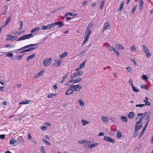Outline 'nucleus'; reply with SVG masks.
Returning <instances> with one entry per match:
<instances>
[{
  "mask_svg": "<svg viewBox=\"0 0 153 153\" xmlns=\"http://www.w3.org/2000/svg\"><path fill=\"white\" fill-rule=\"evenodd\" d=\"M145 130V129H143L142 131L141 132L140 134V135L139 137V139H140L141 137L142 136V135L143 134V133Z\"/></svg>",
  "mask_w": 153,
  "mask_h": 153,
  "instance_id": "obj_56",
  "label": "nucleus"
},
{
  "mask_svg": "<svg viewBox=\"0 0 153 153\" xmlns=\"http://www.w3.org/2000/svg\"><path fill=\"white\" fill-rule=\"evenodd\" d=\"M148 77L146 76V75H143L142 76V79L146 81L148 79Z\"/></svg>",
  "mask_w": 153,
  "mask_h": 153,
  "instance_id": "obj_44",
  "label": "nucleus"
},
{
  "mask_svg": "<svg viewBox=\"0 0 153 153\" xmlns=\"http://www.w3.org/2000/svg\"><path fill=\"white\" fill-rule=\"evenodd\" d=\"M11 16H10L9 17V18L7 19L6 20L5 23V24H4V27H6L8 23L10 22V21L11 20Z\"/></svg>",
  "mask_w": 153,
  "mask_h": 153,
  "instance_id": "obj_25",
  "label": "nucleus"
},
{
  "mask_svg": "<svg viewBox=\"0 0 153 153\" xmlns=\"http://www.w3.org/2000/svg\"><path fill=\"white\" fill-rule=\"evenodd\" d=\"M79 104L81 106H83L85 104L83 101L81 99H79Z\"/></svg>",
  "mask_w": 153,
  "mask_h": 153,
  "instance_id": "obj_43",
  "label": "nucleus"
},
{
  "mask_svg": "<svg viewBox=\"0 0 153 153\" xmlns=\"http://www.w3.org/2000/svg\"><path fill=\"white\" fill-rule=\"evenodd\" d=\"M68 54V53L66 52H65L63 53L62 54H60L59 56L61 57V59H59V60H61L62 58H63L65 57Z\"/></svg>",
  "mask_w": 153,
  "mask_h": 153,
  "instance_id": "obj_22",
  "label": "nucleus"
},
{
  "mask_svg": "<svg viewBox=\"0 0 153 153\" xmlns=\"http://www.w3.org/2000/svg\"><path fill=\"white\" fill-rule=\"evenodd\" d=\"M44 72V71H41L38 74H39V75L41 76L43 74Z\"/></svg>",
  "mask_w": 153,
  "mask_h": 153,
  "instance_id": "obj_63",
  "label": "nucleus"
},
{
  "mask_svg": "<svg viewBox=\"0 0 153 153\" xmlns=\"http://www.w3.org/2000/svg\"><path fill=\"white\" fill-rule=\"evenodd\" d=\"M115 47L118 49H121L123 50L124 49V47L121 45L120 44H116L115 45Z\"/></svg>",
  "mask_w": 153,
  "mask_h": 153,
  "instance_id": "obj_17",
  "label": "nucleus"
},
{
  "mask_svg": "<svg viewBox=\"0 0 153 153\" xmlns=\"http://www.w3.org/2000/svg\"><path fill=\"white\" fill-rule=\"evenodd\" d=\"M144 106V104H137L136 105V106L137 107H142Z\"/></svg>",
  "mask_w": 153,
  "mask_h": 153,
  "instance_id": "obj_55",
  "label": "nucleus"
},
{
  "mask_svg": "<svg viewBox=\"0 0 153 153\" xmlns=\"http://www.w3.org/2000/svg\"><path fill=\"white\" fill-rule=\"evenodd\" d=\"M33 34L31 33L28 34L24 35L20 38H19L18 39L17 41H20L27 39H29L33 37Z\"/></svg>",
  "mask_w": 153,
  "mask_h": 153,
  "instance_id": "obj_2",
  "label": "nucleus"
},
{
  "mask_svg": "<svg viewBox=\"0 0 153 153\" xmlns=\"http://www.w3.org/2000/svg\"><path fill=\"white\" fill-rule=\"evenodd\" d=\"M102 120L105 123H107L108 121V118L106 116H103L102 117Z\"/></svg>",
  "mask_w": 153,
  "mask_h": 153,
  "instance_id": "obj_19",
  "label": "nucleus"
},
{
  "mask_svg": "<svg viewBox=\"0 0 153 153\" xmlns=\"http://www.w3.org/2000/svg\"><path fill=\"white\" fill-rule=\"evenodd\" d=\"M142 47L145 54H146V53H147V52H149V49L146 46L143 45Z\"/></svg>",
  "mask_w": 153,
  "mask_h": 153,
  "instance_id": "obj_16",
  "label": "nucleus"
},
{
  "mask_svg": "<svg viewBox=\"0 0 153 153\" xmlns=\"http://www.w3.org/2000/svg\"><path fill=\"white\" fill-rule=\"evenodd\" d=\"M14 138H13V139H12L10 140V144H13L16 142L17 140H14Z\"/></svg>",
  "mask_w": 153,
  "mask_h": 153,
  "instance_id": "obj_37",
  "label": "nucleus"
},
{
  "mask_svg": "<svg viewBox=\"0 0 153 153\" xmlns=\"http://www.w3.org/2000/svg\"><path fill=\"white\" fill-rule=\"evenodd\" d=\"M143 119V117H140L139 121H137L136 123L135 128V131L133 135V137L134 138L136 137L138 134V132H137V131L141 128L143 126V124L142 123V121Z\"/></svg>",
  "mask_w": 153,
  "mask_h": 153,
  "instance_id": "obj_1",
  "label": "nucleus"
},
{
  "mask_svg": "<svg viewBox=\"0 0 153 153\" xmlns=\"http://www.w3.org/2000/svg\"><path fill=\"white\" fill-rule=\"evenodd\" d=\"M17 140L19 142V143L21 144L22 145L25 146L26 143L24 139L22 138V136H19L17 138Z\"/></svg>",
  "mask_w": 153,
  "mask_h": 153,
  "instance_id": "obj_5",
  "label": "nucleus"
},
{
  "mask_svg": "<svg viewBox=\"0 0 153 153\" xmlns=\"http://www.w3.org/2000/svg\"><path fill=\"white\" fill-rule=\"evenodd\" d=\"M81 122L83 126H85L89 123V122L85 120H81Z\"/></svg>",
  "mask_w": 153,
  "mask_h": 153,
  "instance_id": "obj_30",
  "label": "nucleus"
},
{
  "mask_svg": "<svg viewBox=\"0 0 153 153\" xmlns=\"http://www.w3.org/2000/svg\"><path fill=\"white\" fill-rule=\"evenodd\" d=\"M134 115V113L133 112H131L128 115V117L129 119H132Z\"/></svg>",
  "mask_w": 153,
  "mask_h": 153,
  "instance_id": "obj_23",
  "label": "nucleus"
},
{
  "mask_svg": "<svg viewBox=\"0 0 153 153\" xmlns=\"http://www.w3.org/2000/svg\"><path fill=\"white\" fill-rule=\"evenodd\" d=\"M105 0H104L102 1L101 3L100 8V9H102L103 8L105 4Z\"/></svg>",
  "mask_w": 153,
  "mask_h": 153,
  "instance_id": "obj_33",
  "label": "nucleus"
},
{
  "mask_svg": "<svg viewBox=\"0 0 153 153\" xmlns=\"http://www.w3.org/2000/svg\"><path fill=\"white\" fill-rule=\"evenodd\" d=\"M112 50L114 51L116 55L117 56H119L120 55V53H119L118 51L117 50H116L115 48H113V50Z\"/></svg>",
  "mask_w": 153,
  "mask_h": 153,
  "instance_id": "obj_45",
  "label": "nucleus"
},
{
  "mask_svg": "<svg viewBox=\"0 0 153 153\" xmlns=\"http://www.w3.org/2000/svg\"><path fill=\"white\" fill-rule=\"evenodd\" d=\"M144 4V1L143 0H140V4L139 5V9L141 10L142 9Z\"/></svg>",
  "mask_w": 153,
  "mask_h": 153,
  "instance_id": "obj_15",
  "label": "nucleus"
},
{
  "mask_svg": "<svg viewBox=\"0 0 153 153\" xmlns=\"http://www.w3.org/2000/svg\"><path fill=\"white\" fill-rule=\"evenodd\" d=\"M141 87L142 88L144 89H146L147 88V86L146 85H143L141 86Z\"/></svg>",
  "mask_w": 153,
  "mask_h": 153,
  "instance_id": "obj_64",
  "label": "nucleus"
},
{
  "mask_svg": "<svg viewBox=\"0 0 153 153\" xmlns=\"http://www.w3.org/2000/svg\"><path fill=\"white\" fill-rule=\"evenodd\" d=\"M110 25L109 24L108 22H106L104 25L103 29L102 31V32L106 30H108L110 29Z\"/></svg>",
  "mask_w": 153,
  "mask_h": 153,
  "instance_id": "obj_6",
  "label": "nucleus"
},
{
  "mask_svg": "<svg viewBox=\"0 0 153 153\" xmlns=\"http://www.w3.org/2000/svg\"><path fill=\"white\" fill-rule=\"evenodd\" d=\"M40 149L41 153H45V149L44 146H41L40 148Z\"/></svg>",
  "mask_w": 153,
  "mask_h": 153,
  "instance_id": "obj_46",
  "label": "nucleus"
},
{
  "mask_svg": "<svg viewBox=\"0 0 153 153\" xmlns=\"http://www.w3.org/2000/svg\"><path fill=\"white\" fill-rule=\"evenodd\" d=\"M42 140L43 141L45 142L47 145L49 146L51 145L50 143L48 142L45 139H43Z\"/></svg>",
  "mask_w": 153,
  "mask_h": 153,
  "instance_id": "obj_47",
  "label": "nucleus"
},
{
  "mask_svg": "<svg viewBox=\"0 0 153 153\" xmlns=\"http://www.w3.org/2000/svg\"><path fill=\"white\" fill-rule=\"evenodd\" d=\"M149 99V98L148 97H145V100L143 101L145 103V104H144V106L146 105H148L149 106H150V103L148 101V100Z\"/></svg>",
  "mask_w": 153,
  "mask_h": 153,
  "instance_id": "obj_14",
  "label": "nucleus"
},
{
  "mask_svg": "<svg viewBox=\"0 0 153 153\" xmlns=\"http://www.w3.org/2000/svg\"><path fill=\"white\" fill-rule=\"evenodd\" d=\"M4 47H6L7 48H11V46L10 44H8L4 46Z\"/></svg>",
  "mask_w": 153,
  "mask_h": 153,
  "instance_id": "obj_60",
  "label": "nucleus"
},
{
  "mask_svg": "<svg viewBox=\"0 0 153 153\" xmlns=\"http://www.w3.org/2000/svg\"><path fill=\"white\" fill-rule=\"evenodd\" d=\"M82 88V86L79 84H78L76 85H70L71 89H74V91H79Z\"/></svg>",
  "mask_w": 153,
  "mask_h": 153,
  "instance_id": "obj_3",
  "label": "nucleus"
},
{
  "mask_svg": "<svg viewBox=\"0 0 153 153\" xmlns=\"http://www.w3.org/2000/svg\"><path fill=\"white\" fill-rule=\"evenodd\" d=\"M5 136L4 134L0 135V139H4L5 138Z\"/></svg>",
  "mask_w": 153,
  "mask_h": 153,
  "instance_id": "obj_57",
  "label": "nucleus"
},
{
  "mask_svg": "<svg viewBox=\"0 0 153 153\" xmlns=\"http://www.w3.org/2000/svg\"><path fill=\"white\" fill-rule=\"evenodd\" d=\"M75 74L76 76H77L79 75H82L83 74V72L82 71H81L76 73Z\"/></svg>",
  "mask_w": 153,
  "mask_h": 153,
  "instance_id": "obj_36",
  "label": "nucleus"
},
{
  "mask_svg": "<svg viewBox=\"0 0 153 153\" xmlns=\"http://www.w3.org/2000/svg\"><path fill=\"white\" fill-rule=\"evenodd\" d=\"M147 119L148 120L146 122V123L145 124V127H144V128H143V129H145V130L146 129V128L148 126V124L149 122V117L148 116H147Z\"/></svg>",
  "mask_w": 153,
  "mask_h": 153,
  "instance_id": "obj_31",
  "label": "nucleus"
},
{
  "mask_svg": "<svg viewBox=\"0 0 153 153\" xmlns=\"http://www.w3.org/2000/svg\"><path fill=\"white\" fill-rule=\"evenodd\" d=\"M55 61L56 62V63L55 65L57 67L59 66L62 63V62L61 61H58L57 60H55Z\"/></svg>",
  "mask_w": 153,
  "mask_h": 153,
  "instance_id": "obj_29",
  "label": "nucleus"
},
{
  "mask_svg": "<svg viewBox=\"0 0 153 153\" xmlns=\"http://www.w3.org/2000/svg\"><path fill=\"white\" fill-rule=\"evenodd\" d=\"M38 44H31L28 45H26L24 47H23L22 48H20L19 49H17V50H21L22 49H24L25 48L30 47H31L32 46H33L37 45H38Z\"/></svg>",
  "mask_w": 153,
  "mask_h": 153,
  "instance_id": "obj_11",
  "label": "nucleus"
},
{
  "mask_svg": "<svg viewBox=\"0 0 153 153\" xmlns=\"http://www.w3.org/2000/svg\"><path fill=\"white\" fill-rule=\"evenodd\" d=\"M133 91L136 92H138L139 91V90L137 89L136 87H134L133 85L132 86Z\"/></svg>",
  "mask_w": 153,
  "mask_h": 153,
  "instance_id": "obj_50",
  "label": "nucleus"
},
{
  "mask_svg": "<svg viewBox=\"0 0 153 153\" xmlns=\"http://www.w3.org/2000/svg\"><path fill=\"white\" fill-rule=\"evenodd\" d=\"M99 145V144L97 143H96L92 144L91 145L88 146V147L89 148H92L95 147Z\"/></svg>",
  "mask_w": 153,
  "mask_h": 153,
  "instance_id": "obj_28",
  "label": "nucleus"
},
{
  "mask_svg": "<svg viewBox=\"0 0 153 153\" xmlns=\"http://www.w3.org/2000/svg\"><path fill=\"white\" fill-rule=\"evenodd\" d=\"M117 137L119 138H120L122 136V134L121 132L119 131L118 130L117 131Z\"/></svg>",
  "mask_w": 153,
  "mask_h": 153,
  "instance_id": "obj_34",
  "label": "nucleus"
},
{
  "mask_svg": "<svg viewBox=\"0 0 153 153\" xmlns=\"http://www.w3.org/2000/svg\"><path fill=\"white\" fill-rule=\"evenodd\" d=\"M129 82L130 83L132 86L133 85V81L131 79H129Z\"/></svg>",
  "mask_w": 153,
  "mask_h": 153,
  "instance_id": "obj_62",
  "label": "nucleus"
},
{
  "mask_svg": "<svg viewBox=\"0 0 153 153\" xmlns=\"http://www.w3.org/2000/svg\"><path fill=\"white\" fill-rule=\"evenodd\" d=\"M117 130L116 129V126H113L111 127V130L109 133L111 135H113L115 134V131L117 132Z\"/></svg>",
  "mask_w": 153,
  "mask_h": 153,
  "instance_id": "obj_8",
  "label": "nucleus"
},
{
  "mask_svg": "<svg viewBox=\"0 0 153 153\" xmlns=\"http://www.w3.org/2000/svg\"><path fill=\"white\" fill-rule=\"evenodd\" d=\"M52 59L51 58L47 59L43 62V64L45 67H47L50 65L52 62Z\"/></svg>",
  "mask_w": 153,
  "mask_h": 153,
  "instance_id": "obj_4",
  "label": "nucleus"
},
{
  "mask_svg": "<svg viewBox=\"0 0 153 153\" xmlns=\"http://www.w3.org/2000/svg\"><path fill=\"white\" fill-rule=\"evenodd\" d=\"M13 56V55L11 53H8L6 55V56L7 57H12Z\"/></svg>",
  "mask_w": 153,
  "mask_h": 153,
  "instance_id": "obj_54",
  "label": "nucleus"
},
{
  "mask_svg": "<svg viewBox=\"0 0 153 153\" xmlns=\"http://www.w3.org/2000/svg\"><path fill=\"white\" fill-rule=\"evenodd\" d=\"M81 80H82V79L81 78H78L77 79H76L74 80V81L73 82V83L75 84L76 83L78 82H79L81 81Z\"/></svg>",
  "mask_w": 153,
  "mask_h": 153,
  "instance_id": "obj_40",
  "label": "nucleus"
},
{
  "mask_svg": "<svg viewBox=\"0 0 153 153\" xmlns=\"http://www.w3.org/2000/svg\"><path fill=\"white\" fill-rule=\"evenodd\" d=\"M147 112H145L144 114H142V113L137 114V115L138 117L142 116V117H143V118L147 115Z\"/></svg>",
  "mask_w": 153,
  "mask_h": 153,
  "instance_id": "obj_24",
  "label": "nucleus"
},
{
  "mask_svg": "<svg viewBox=\"0 0 153 153\" xmlns=\"http://www.w3.org/2000/svg\"><path fill=\"white\" fill-rule=\"evenodd\" d=\"M104 46H105L106 48L109 50L110 51H112L113 50V48H114V47H112L110 45L107 43H105L104 44Z\"/></svg>",
  "mask_w": 153,
  "mask_h": 153,
  "instance_id": "obj_13",
  "label": "nucleus"
},
{
  "mask_svg": "<svg viewBox=\"0 0 153 153\" xmlns=\"http://www.w3.org/2000/svg\"><path fill=\"white\" fill-rule=\"evenodd\" d=\"M146 56L148 58L150 57L151 56V54L149 52H147V53L145 54Z\"/></svg>",
  "mask_w": 153,
  "mask_h": 153,
  "instance_id": "obj_61",
  "label": "nucleus"
},
{
  "mask_svg": "<svg viewBox=\"0 0 153 153\" xmlns=\"http://www.w3.org/2000/svg\"><path fill=\"white\" fill-rule=\"evenodd\" d=\"M78 143L79 144H83V143H87L88 142H87V140H80V141H78Z\"/></svg>",
  "mask_w": 153,
  "mask_h": 153,
  "instance_id": "obj_42",
  "label": "nucleus"
},
{
  "mask_svg": "<svg viewBox=\"0 0 153 153\" xmlns=\"http://www.w3.org/2000/svg\"><path fill=\"white\" fill-rule=\"evenodd\" d=\"M68 74V73H67V74L65 75V76H64L62 78V79L63 80L61 82H60L61 83H63L64 81L65 80V79H66L68 77V75H67Z\"/></svg>",
  "mask_w": 153,
  "mask_h": 153,
  "instance_id": "obj_49",
  "label": "nucleus"
},
{
  "mask_svg": "<svg viewBox=\"0 0 153 153\" xmlns=\"http://www.w3.org/2000/svg\"><path fill=\"white\" fill-rule=\"evenodd\" d=\"M20 27L19 28V30H22L23 28V22L22 21L20 22Z\"/></svg>",
  "mask_w": 153,
  "mask_h": 153,
  "instance_id": "obj_51",
  "label": "nucleus"
},
{
  "mask_svg": "<svg viewBox=\"0 0 153 153\" xmlns=\"http://www.w3.org/2000/svg\"><path fill=\"white\" fill-rule=\"evenodd\" d=\"M120 119L123 122H126L128 120L127 117L125 116H122L120 117Z\"/></svg>",
  "mask_w": 153,
  "mask_h": 153,
  "instance_id": "obj_27",
  "label": "nucleus"
},
{
  "mask_svg": "<svg viewBox=\"0 0 153 153\" xmlns=\"http://www.w3.org/2000/svg\"><path fill=\"white\" fill-rule=\"evenodd\" d=\"M91 32L85 31V35L84 37V39L88 41L90 35L91 34Z\"/></svg>",
  "mask_w": 153,
  "mask_h": 153,
  "instance_id": "obj_10",
  "label": "nucleus"
},
{
  "mask_svg": "<svg viewBox=\"0 0 153 153\" xmlns=\"http://www.w3.org/2000/svg\"><path fill=\"white\" fill-rule=\"evenodd\" d=\"M7 9V7L6 5H4L2 9V11H1L2 15L6 14L5 11Z\"/></svg>",
  "mask_w": 153,
  "mask_h": 153,
  "instance_id": "obj_18",
  "label": "nucleus"
},
{
  "mask_svg": "<svg viewBox=\"0 0 153 153\" xmlns=\"http://www.w3.org/2000/svg\"><path fill=\"white\" fill-rule=\"evenodd\" d=\"M130 49L132 52H135L136 50V48L134 46H133L131 47Z\"/></svg>",
  "mask_w": 153,
  "mask_h": 153,
  "instance_id": "obj_48",
  "label": "nucleus"
},
{
  "mask_svg": "<svg viewBox=\"0 0 153 153\" xmlns=\"http://www.w3.org/2000/svg\"><path fill=\"white\" fill-rule=\"evenodd\" d=\"M91 27H89V26H88L87 27V30L85 31L91 32Z\"/></svg>",
  "mask_w": 153,
  "mask_h": 153,
  "instance_id": "obj_59",
  "label": "nucleus"
},
{
  "mask_svg": "<svg viewBox=\"0 0 153 153\" xmlns=\"http://www.w3.org/2000/svg\"><path fill=\"white\" fill-rule=\"evenodd\" d=\"M7 36L8 38L6 39V40H10L13 41L16 39L17 38L16 36H13L10 34L7 35Z\"/></svg>",
  "mask_w": 153,
  "mask_h": 153,
  "instance_id": "obj_9",
  "label": "nucleus"
},
{
  "mask_svg": "<svg viewBox=\"0 0 153 153\" xmlns=\"http://www.w3.org/2000/svg\"><path fill=\"white\" fill-rule=\"evenodd\" d=\"M56 94L53 93H49L48 94V98H51L53 96H56Z\"/></svg>",
  "mask_w": 153,
  "mask_h": 153,
  "instance_id": "obj_38",
  "label": "nucleus"
},
{
  "mask_svg": "<svg viewBox=\"0 0 153 153\" xmlns=\"http://www.w3.org/2000/svg\"><path fill=\"white\" fill-rule=\"evenodd\" d=\"M35 56V55L34 54H33L32 55L29 56L27 58V61H29L30 59L33 58Z\"/></svg>",
  "mask_w": 153,
  "mask_h": 153,
  "instance_id": "obj_32",
  "label": "nucleus"
},
{
  "mask_svg": "<svg viewBox=\"0 0 153 153\" xmlns=\"http://www.w3.org/2000/svg\"><path fill=\"white\" fill-rule=\"evenodd\" d=\"M74 90L71 89H68L67 90L65 93V94L69 95L73 93Z\"/></svg>",
  "mask_w": 153,
  "mask_h": 153,
  "instance_id": "obj_21",
  "label": "nucleus"
},
{
  "mask_svg": "<svg viewBox=\"0 0 153 153\" xmlns=\"http://www.w3.org/2000/svg\"><path fill=\"white\" fill-rule=\"evenodd\" d=\"M124 4V2L123 1H122L120 4L119 7L117 9L118 11H121L123 9Z\"/></svg>",
  "mask_w": 153,
  "mask_h": 153,
  "instance_id": "obj_20",
  "label": "nucleus"
},
{
  "mask_svg": "<svg viewBox=\"0 0 153 153\" xmlns=\"http://www.w3.org/2000/svg\"><path fill=\"white\" fill-rule=\"evenodd\" d=\"M28 138L29 140L31 139L32 137L30 133H29L27 134Z\"/></svg>",
  "mask_w": 153,
  "mask_h": 153,
  "instance_id": "obj_58",
  "label": "nucleus"
},
{
  "mask_svg": "<svg viewBox=\"0 0 153 153\" xmlns=\"http://www.w3.org/2000/svg\"><path fill=\"white\" fill-rule=\"evenodd\" d=\"M103 139L111 143H114L115 142V140L112 139L111 137L107 136H105L103 138Z\"/></svg>",
  "mask_w": 153,
  "mask_h": 153,
  "instance_id": "obj_7",
  "label": "nucleus"
},
{
  "mask_svg": "<svg viewBox=\"0 0 153 153\" xmlns=\"http://www.w3.org/2000/svg\"><path fill=\"white\" fill-rule=\"evenodd\" d=\"M55 26L58 25L59 27H62L65 25L63 22H59L54 23Z\"/></svg>",
  "mask_w": 153,
  "mask_h": 153,
  "instance_id": "obj_12",
  "label": "nucleus"
},
{
  "mask_svg": "<svg viewBox=\"0 0 153 153\" xmlns=\"http://www.w3.org/2000/svg\"><path fill=\"white\" fill-rule=\"evenodd\" d=\"M85 62H86L85 61H84L82 64H81L80 65L79 67L80 69H81L84 66V65H85Z\"/></svg>",
  "mask_w": 153,
  "mask_h": 153,
  "instance_id": "obj_52",
  "label": "nucleus"
},
{
  "mask_svg": "<svg viewBox=\"0 0 153 153\" xmlns=\"http://www.w3.org/2000/svg\"><path fill=\"white\" fill-rule=\"evenodd\" d=\"M126 70L129 72H131L132 71V69L131 68L129 67H128L126 68Z\"/></svg>",
  "mask_w": 153,
  "mask_h": 153,
  "instance_id": "obj_53",
  "label": "nucleus"
},
{
  "mask_svg": "<svg viewBox=\"0 0 153 153\" xmlns=\"http://www.w3.org/2000/svg\"><path fill=\"white\" fill-rule=\"evenodd\" d=\"M55 26L54 23L50 24L47 25V28L48 29H50L51 28Z\"/></svg>",
  "mask_w": 153,
  "mask_h": 153,
  "instance_id": "obj_35",
  "label": "nucleus"
},
{
  "mask_svg": "<svg viewBox=\"0 0 153 153\" xmlns=\"http://www.w3.org/2000/svg\"><path fill=\"white\" fill-rule=\"evenodd\" d=\"M137 5H135L132 8V10L131 11V13L132 14H134L135 11L136 10L137 8Z\"/></svg>",
  "mask_w": 153,
  "mask_h": 153,
  "instance_id": "obj_41",
  "label": "nucleus"
},
{
  "mask_svg": "<svg viewBox=\"0 0 153 153\" xmlns=\"http://www.w3.org/2000/svg\"><path fill=\"white\" fill-rule=\"evenodd\" d=\"M39 27H36L35 28H34L31 30V33H34L36 31H38L39 30Z\"/></svg>",
  "mask_w": 153,
  "mask_h": 153,
  "instance_id": "obj_39",
  "label": "nucleus"
},
{
  "mask_svg": "<svg viewBox=\"0 0 153 153\" xmlns=\"http://www.w3.org/2000/svg\"><path fill=\"white\" fill-rule=\"evenodd\" d=\"M86 50H84L81 52L80 53L78 54L77 55L78 56L81 57L84 56L85 55V53L86 52Z\"/></svg>",
  "mask_w": 153,
  "mask_h": 153,
  "instance_id": "obj_26",
  "label": "nucleus"
}]
</instances>
